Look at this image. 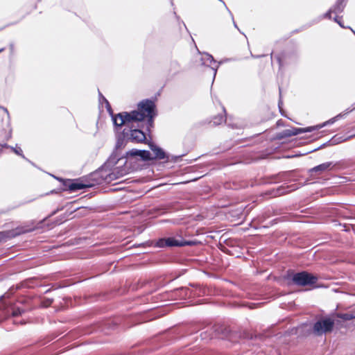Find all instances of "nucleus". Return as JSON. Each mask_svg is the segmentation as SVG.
<instances>
[{
  "label": "nucleus",
  "instance_id": "f257e3e1",
  "mask_svg": "<svg viewBox=\"0 0 355 355\" xmlns=\"http://www.w3.org/2000/svg\"><path fill=\"white\" fill-rule=\"evenodd\" d=\"M99 101L104 102L106 105L108 112L112 114V121L115 126L121 127L122 125H129L132 122H139L148 118V123L152 125L153 118L155 116L154 101L148 99L142 101L138 104L137 110H133L130 112H123L113 115L111 113V107L108 101L98 91Z\"/></svg>",
  "mask_w": 355,
  "mask_h": 355
},
{
  "label": "nucleus",
  "instance_id": "f03ea898",
  "mask_svg": "<svg viewBox=\"0 0 355 355\" xmlns=\"http://www.w3.org/2000/svg\"><path fill=\"white\" fill-rule=\"evenodd\" d=\"M148 146L153 153L148 150L132 149L126 153V157H139L143 161L169 159L168 155L162 148L153 143H150Z\"/></svg>",
  "mask_w": 355,
  "mask_h": 355
},
{
  "label": "nucleus",
  "instance_id": "7ed1b4c3",
  "mask_svg": "<svg viewBox=\"0 0 355 355\" xmlns=\"http://www.w3.org/2000/svg\"><path fill=\"white\" fill-rule=\"evenodd\" d=\"M352 110H347L345 113H343V114L340 113V114L336 115V116L331 118L329 121L323 123L321 125H316V126L308 127L306 128H294L293 130H284L281 133V137H280L281 138L289 137H291V136H293V135H298L300 133H302V132H311V131L315 130H319V129L324 127L327 125H329V124L334 123L338 119H340L341 117L344 116L347 113L350 112Z\"/></svg>",
  "mask_w": 355,
  "mask_h": 355
},
{
  "label": "nucleus",
  "instance_id": "20e7f679",
  "mask_svg": "<svg viewBox=\"0 0 355 355\" xmlns=\"http://www.w3.org/2000/svg\"><path fill=\"white\" fill-rule=\"evenodd\" d=\"M334 320L328 317L318 319L313 325V333L317 336H320L332 331L334 327Z\"/></svg>",
  "mask_w": 355,
  "mask_h": 355
},
{
  "label": "nucleus",
  "instance_id": "39448f33",
  "mask_svg": "<svg viewBox=\"0 0 355 355\" xmlns=\"http://www.w3.org/2000/svg\"><path fill=\"white\" fill-rule=\"evenodd\" d=\"M318 279L317 276L306 271L296 272L292 277L293 284L302 286L313 285L317 282Z\"/></svg>",
  "mask_w": 355,
  "mask_h": 355
},
{
  "label": "nucleus",
  "instance_id": "423d86ee",
  "mask_svg": "<svg viewBox=\"0 0 355 355\" xmlns=\"http://www.w3.org/2000/svg\"><path fill=\"white\" fill-rule=\"evenodd\" d=\"M123 136L125 139L135 143L143 142L146 139L144 132L139 129H124Z\"/></svg>",
  "mask_w": 355,
  "mask_h": 355
},
{
  "label": "nucleus",
  "instance_id": "0eeeda50",
  "mask_svg": "<svg viewBox=\"0 0 355 355\" xmlns=\"http://www.w3.org/2000/svg\"><path fill=\"white\" fill-rule=\"evenodd\" d=\"M197 50H198V53L201 55L200 60H201L202 64L205 65V66L210 67L211 68V69L213 70L214 79L216 77V73H217V70L219 67V65L220 64H222L224 61H220L219 62L217 63L216 61L213 58V56L211 55H210L209 53H205V52L201 53L198 49H197Z\"/></svg>",
  "mask_w": 355,
  "mask_h": 355
},
{
  "label": "nucleus",
  "instance_id": "6e6552de",
  "mask_svg": "<svg viewBox=\"0 0 355 355\" xmlns=\"http://www.w3.org/2000/svg\"><path fill=\"white\" fill-rule=\"evenodd\" d=\"M190 245V242H184L173 237L160 239L157 242V246L159 248L184 246Z\"/></svg>",
  "mask_w": 355,
  "mask_h": 355
},
{
  "label": "nucleus",
  "instance_id": "1a4fd4ad",
  "mask_svg": "<svg viewBox=\"0 0 355 355\" xmlns=\"http://www.w3.org/2000/svg\"><path fill=\"white\" fill-rule=\"evenodd\" d=\"M182 71V67L179 62L176 60H171L166 66V71L168 76L174 77L180 73Z\"/></svg>",
  "mask_w": 355,
  "mask_h": 355
},
{
  "label": "nucleus",
  "instance_id": "9d476101",
  "mask_svg": "<svg viewBox=\"0 0 355 355\" xmlns=\"http://www.w3.org/2000/svg\"><path fill=\"white\" fill-rule=\"evenodd\" d=\"M331 166H332V162H331L322 163L320 165H318V166L311 168L309 170V173H312L314 172L315 173H318V172L322 173L323 171H329V170H331Z\"/></svg>",
  "mask_w": 355,
  "mask_h": 355
},
{
  "label": "nucleus",
  "instance_id": "9b49d317",
  "mask_svg": "<svg viewBox=\"0 0 355 355\" xmlns=\"http://www.w3.org/2000/svg\"><path fill=\"white\" fill-rule=\"evenodd\" d=\"M347 0H336V3L331 7L332 10H334V13L336 15L343 12Z\"/></svg>",
  "mask_w": 355,
  "mask_h": 355
},
{
  "label": "nucleus",
  "instance_id": "f8f14e48",
  "mask_svg": "<svg viewBox=\"0 0 355 355\" xmlns=\"http://www.w3.org/2000/svg\"><path fill=\"white\" fill-rule=\"evenodd\" d=\"M27 231L26 230H12L11 232H0V242L3 241L6 237H14V236H16L17 235H19L22 233H25Z\"/></svg>",
  "mask_w": 355,
  "mask_h": 355
},
{
  "label": "nucleus",
  "instance_id": "ddd939ff",
  "mask_svg": "<svg viewBox=\"0 0 355 355\" xmlns=\"http://www.w3.org/2000/svg\"><path fill=\"white\" fill-rule=\"evenodd\" d=\"M88 187V185L81 182H71L69 185V189L71 191H77Z\"/></svg>",
  "mask_w": 355,
  "mask_h": 355
},
{
  "label": "nucleus",
  "instance_id": "4468645a",
  "mask_svg": "<svg viewBox=\"0 0 355 355\" xmlns=\"http://www.w3.org/2000/svg\"><path fill=\"white\" fill-rule=\"evenodd\" d=\"M10 149L17 155L21 157L23 159H26L28 162L33 164L28 158H26L24 155L23 154V151L20 147H18L16 146V147H10Z\"/></svg>",
  "mask_w": 355,
  "mask_h": 355
},
{
  "label": "nucleus",
  "instance_id": "2eb2a0df",
  "mask_svg": "<svg viewBox=\"0 0 355 355\" xmlns=\"http://www.w3.org/2000/svg\"><path fill=\"white\" fill-rule=\"evenodd\" d=\"M225 121L223 114H220L218 116L213 118L212 122L215 125L221 124Z\"/></svg>",
  "mask_w": 355,
  "mask_h": 355
},
{
  "label": "nucleus",
  "instance_id": "dca6fc26",
  "mask_svg": "<svg viewBox=\"0 0 355 355\" xmlns=\"http://www.w3.org/2000/svg\"><path fill=\"white\" fill-rule=\"evenodd\" d=\"M291 189H288V187H287L286 188L284 187H281L279 189H278V194L279 195H282V194H284V193H286L291 191H293V190H295L297 189V187L295 185H291Z\"/></svg>",
  "mask_w": 355,
  "mask_h": 355
},
{
  "label": "nucleus",
  "instance_id": "f3484780",
  "mask_svg": "<svg viewBox=\"0 0 355 355\" xmlns=\"http://www.w3.org/2000/svg\"><path fill=\"white\" fill-rule=\"evenodd\" d=\"M339 317L344 320H350L352 319L355 318V313H345L340 314Z\"/></svg>",
  "mask_w": 355,
  "mask_h": 355
},
{
  "label": "nucleus",
  "instance_id": "a211bd4d",
  "mask_svg": "<svg viewBox=\"0 0 355 355\" xmlns=\"http://www.w3.org/2000/svg\"><path fill=\"white\" fill-rule=\"evenodd\" d=\"M331 13H334V10H332V9L331 8L326 13H324L323 15L320 17V19H322L323 18L331 19Z\"/></svg>",
  "mask_w": 355,
  "mask_h": 355
},
{
  "label": "nucleus",
  "instance_id": "6ab92c4d",
  "mask_svg": "<svg viewBox=\"0 0 355 355\" xmlns=\"http://www.w3.org/2000/svg\"><path fill=\"white\" fill-rule=\"evenodd\" d=\"M12 137V130L11 128H8V130L5 132L4 136H3V140L5 141H8Z\"/></svg>",
  "mask_w": 355,
  "mask_h": 355
},
{
  "label": "nucleus",
  "instance_id": "aec40b11",
  "mask_svg": "<svg viewBox=\"0 0 355 355\" xmlns=\"http://www.w3.org/2000/svg\"><path fill=\"white\" fill-rule=\"evenodd\" d=\"M24 311L19 308H14L12 309V315L14 317L18 316L21 314Z\"/></svg>",
  "mask_w": 355,
  "mask_h": 355
},
{
  "label": "nucleus",
  "instance_id": "412c9836",
  "mask_svg": "<svg viewBox=\"0 0 355 355\" xmlns=\"http://www.w3.org/2000/svg\"><path fill=\"white\" fill-rule=\"evenodd\" d=\"M342 19V17H338V15H336L334 18V20L342 28H345L346 27L343 25V21L341 20Z\"/></svg>",
  "mask_w": 355,
  "mask_h": 355
},
{
  "label": "nucleus",
  "instance_id": "4be33fe9",
  "mask_svg": "<svg viewBox=\"0 0 355 355\" xmlns=\"http://www.w3.org/2000/svg\"><path fill=\"white\" fill-rule=\"evenodd\" d=\"M1 148H10L11 146L8 145L6 142L0 143Z\"/></svg>",
  "mask_w": 355,
  "mask_h": 355
},
{
  "label": "nucleus",
  "instance_id": "5701e85b",
  "mask_svg": "<svg viewBox=\"0 0 355 355\" xmlns=\"http://www.w3.org/2000/svg\"><path fill=\"white\" fill-rule=\"evenodd\" d=\"M112 175H114L113 173H111V174L109 175V180H112L114 179V178H112Z\"/></svg>",
  "mask_w": 355,
  "mask_h": 355
},
{
  "label": "nucleus",
  "instance_id": "b1692460",
  "mask_svg": "<svg viewBox=\"0 0 355 355\" xmlns=\"http://www.w3.org/2000/svg\"><path fill=\"white\" fill-rule=\"evenodd\" d=\"M282 101L280 99L279 101V105H278L280 110H281V105H282Z\"/></svg>",
  "mask_w": 355,
  "mask_h": 355
},
{
  "label": "nucleus",
  "instance_id": "393cba45",
  "mask_svg": "<svg viewBox=\"0 0 355 355\" xmlns=\"http://www.w3.org/2000/svg\"><path fill=\"white\" fill-rule=\"evenodd\" d=\"M204 334H205V333H202V334H201V336H202V339H205V338H206L205 336H204Z\"/></svg>",
  "mask_w": 355,
  "mask_h": 355
},
{
  "label": "nucleus",
  "instance_id": "a878e982",
  "mask_svg": "<svg viewBox=\"0 0 355 355\" xmlns=\"http://www.w3.org/2000/svg\"><path fill=\"white\" fill-rule=\"evenodd\" d=\"M10 47L11 51H12V50H13V48H14L13 45H12V44H11Z\"/></svg>",
  "mask_w": 355,
  "mask_h": 355
},
{
  "label": "nucleus",
  "instance_id": "bb28decb",
  "mask_svg": "<svg viewBox=\"0 0 355 355\" xmlns=\"http://www.w3.org/2000/svg\"><path fill=\"white\" fill-rule=\"evenodd\" d=\"M4 51V48L0 49V53L3 52Z\"/></svg>",
  "mask_w": 355,
  "mask_h": 355
},
{
  "label": "nucleus",
  "instance_id": "cd10ccee",
  "mask_svg": "<svg viewBox=\"0 0 355 355\" xmlns=\"http://www.w3.org/2000/svg\"><path fill=\"white\" fill-rule=\"evenodd\" d=\"M263 55H257V56H254V58H261V57H263Z\"/></svg>",
  "mask_w": 355,
  "mask_h": 355
},
{
  "label": "nucleus",
  "instance_id": "c85d7f7f",
  "mask_svg": "<svg viewBox=\"0 0 355 355\" xmlns=\"http://www.w3.org/2000/svg\"><path fill=\"white\" fill-rule=\"evenodd\" d=\"M5 112L7 113V114H8V110L7 109H4Z\"/></svg>",
  "mask_w": 355,
  "mask_h": 355
},
{
  "label": "nucleus",
  "instance_id": "c756f323",
  "mask_svg": "<svg viewBox=\"0 0 355 355\" xmlns=\"http://www.w3.org/2000/svg\"><path fill=\"white\" fill-rule=\"evenodd\" d=\"M119 145V141H117V146Z\"/></svg>",
  "mask_w": 355,
  "mask_h": 355
},
{
  "label": "nucleus",
  "instance_id": "7c9ffc66",
  "mask_svg": "<svg viewBox=\"0 0 355 355\" xmlns=\"http://www.w3.org/2000/svg\"><path fill=\"white\" fill-rule=\"evenodd\" d=\"M2 149H3V148H1V147H0V151H1Z\"/></svg>",
  "mask_w": 355,
  "mask_h": 355
}]
</instances>
